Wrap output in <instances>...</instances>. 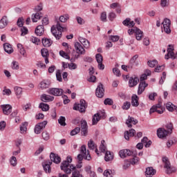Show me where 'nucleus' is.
<instances>
[{
  "mask_svg": "<svg viewBox=\"0 0 177 177\" xmlns=\"http://www.w3.org/2000/svg\"><path fill=\"white\" fill-rule=\"evenodd\" d=\"M117 15L115 14L114 12H111L108 15V18L111 21H113V20H114V19H115Z\"/></svg>",
  "mask_w": 177,
  "mask_h": 177,
  "instance_id": "obj_60",
  "label": "nucleus"
},
{
  "mask_svg": "<svg viewBox=\"0 0 177 177\" xmlns=\"http://www.w3.org/2000/svg\"><path fill=\"white\" fill-rule=\"evenodd\" d=\"M39 107L41 109L42 111H48L49 110V105L44 102L40 103Z\"/></svg>",
  "mask_w": 177,
  "mask_h": 177,
  "instance_id": "obj_46",
  "label": "nucleus"
},
{
  "mask_svg": "<svg viewBox=\"0 0 177 177\" xmlns=\"http://www.w3.org/2000/svg\"><path fill=\"white\" fill-rule=\"evenodd\" d=\"M50 160L53 161V162H55V164H60V162H62V158H60V156L53 152H51V153L50 154Z\"/></svg>",
  "mask_w": 177,
  "mask_h": 177,
  "instance_id": "obj_19",
  "label": "nucleus"
},
{
  "mask_svg": "<svg viewBox=\"0 0 177 177\" xmlns=\"http://www.w3.org/2000/svg\"><path fill=\"white\" fill-rule=\"evenodd\" d=\"M8 17L6 16L3 17L0 20V28L1 30L5 28V27L8 26Z\"/></svg>",
  "mask_w": 177,
  "mask_h": 177,
  "instance_id": "obj_31",
  "label": "nucleus"
},
{
  "mask_svg": "<svg viewBox=\"0 0 177 177\" xmlns=\"http://www.w3.org/2000/svg\"><path fill=\"white\" fill-rule=\"evenodd\" d=\"M95 95L97 97H102V96H104V88H103V84H102V83H100L97 86L95 90Z\"/></svg>",
  "mask_w": 177,
  "mask_h": 177,
  "instance_id": "obj_12",
  "label": "nucleus"
},
{
  "mask_svg": "<svg viewBox=\"0 0 177 177\" xmlns=\"http://www.w3.org/2000/svg\"><path fill=\"white\" fill-rule=\"evenodd\" d=\"M122 24L127 27H133V26H135V22L133 21H131V19L127 18L123 21Z\"/></svg>",
  "mask_w": 177,
  "mask_h": 177,
  "instance_id": "obj_34",
  "label": "nucleus"
},
{
  "mask_svg": "<svg viewBox=\"0 0 177 177\" xmlns=\"http://www.w3.org/2000/svg\"><path fill=\"white\" fill-rule=\"evenodd\" d=\"M120 157L121 158H125L129 156H132V152L129 149H122L119 152Z\"/></svg>",
  "mask_w": 177,
  "mask_h": 177,
  "instance_id": "obj_22",
  "label": "nucleus"
},
{
  "mask_svg": "<svg viewBox=\"0 0 177 177\" xmlns=\"http://www.w3.org/2000/svg\"><path fill=\"white\" fill-rule=\"evenodd\" d=\"M165 169H166V174H167L168 175L171 174H174V172H175L177 170L176 167H174L171 165L169 166Z\"/></svg>",
  "mask_w": 177,
  "mask_h": 177,
  "instance_id": "obj_40",
  "label": "nucleus"
},
{
  "mask_svg": "<svg viewBox=\"0 0 177 177\" xmlns=\"http://www.w3.org/2000/svg\"><path fill=\"white\" fill-rule=\"evenodd\" d=\"M80 154H82L83 157H85V159L88 161H91L92 157H91V154L89 153V151H86V146L82 145L80 147Z\"/></svg>",
  "mask_w": 177,
  "mask_h": 177,
  "instance_id": "obj_9",
  "label": "nucleus"
},
{
  "mask_svg": "<svg viewBox=\"0 0 177 177\" xmlns=\"http://www.w3.org/2000/svg\"><path fill=\"white\" fill-rule=\"evenodd\" d=\"M42 44L45 48H49L53 44V41L50 39L44 38L42 39Z\"/></svg>",
  "mask_w": 177,
  "mask_h": 177,
  "instance_id": "obj_36",
  "label": "nucleus"
},
{
  "mask_svg": "<svg viewBox=\"0 0 177 177\" xmlns=\"http://www.w3.org/2000/svg\"><path fill=\"white\" fill-rule=\"evenodd\" d=\"M40 99L41 102H44V103H49V102H53V100H55V97L50 95L42 94Z\"/></svg>",
  "mask_w": 177,
  "mask_h": 177,
  "instance_id": "obj_14",
  "label": "nucleus"
},
{
  "mask_svg": "<svg viewBox=\"0 0 177 177\" xmlns=\"http://www.w3.org/2000/svg\"><path fill=\"white\" fill-rule=\"evenodd\" d=\"M131 105L133 107H138L139 106V97L136 95H133L131 97Z\"/></svg>",
  "mask_w": 177,
  "mask_h": 177,
  "instance_id": "obj_32",
  "label": "nucleus"
},
{
  "mask_svg": "<svg viewBox=\"0 0 177 177\" xmlns=\"http://www.w3.org/2000/svg\"><path fill=\"white\" fill-rule=\"evenodd\" d=\"M30 41L31 42H32V44H35V45H39V42H41V40L39 39L34 36H32L30 37Z\"/></svg>",
  "mask_w": 177,
  "mask_h": 177,
  "instance_id": "obj_52",
  "label": "nucleus"
},
{
  "mask_svg": "<svg viewBox=\"0 0 177 177\" xmlns=\"http://www.w3.org/2000/svg\"><path fill=\"white\" fill-rule=\"evenodd\" d=\"M81 131V128L76 127L73 130L71 131V136H75V135L80 133V131Z\"/></svg>",
  "mask_w": 177,
  "mask_h": 177,
  "instance_id": "obj_50",
  "label": "nucleus"
},
{
  "mask_svg": "<svg viewBox=\"0 0 177 177\" xmlns=\"http://www.w3.org/2000/svg\"><path fill=\"white\" fill-rule=\"evenodd\" d=\"M47 124H48V121L46 120L37 123L35 127V129H34L35 133H36L37 135H39V133H41V132L42 131V129H45V127H46Z\"/></svg>",
  "mask_w": 177,
  "mask_h": 177,
  "instance_id": "obj_7",
  "label": "nucleus"
},
{
  "mask_svg": "<svg viewBox=\"0 0 177 177\" xmlns=\"http://www.w3.org/2000/svg\"><path fill=\"white\" fill-rule=\"evenodd\" d=\"M78 40L80 42V44H82V45H83V46H84V48H85V49H89V48L91 47V43L89 42V41H88V39L80 36L78 37Z\"/></svg>",
  "mask_w": 177,
  "mask_h": 177,
  "instance_id": "obj_16",
  "label": "nucleus"
},
{
  "mask_svg": "<svg viewBox=\"0 0 177 177\" xmlns=\"http://www.w3.org/2000/svg\"><path fill=\"white\" fill-rule=\"evenodd\" d=\"M95 59L97 63H98L97 67L99 70H104V64H103V56H102V54H96Z\"/></svg>",
  "mask_w": 177,
  "mask_h": 177,
  "instance_id": "obj_10",
  "label": "nucleus"
},
{
  "mask_svg": "<svg viewBox=\"0 0 177 177\" xmlns=\"http://www.w3.org/2000/svg\"><path fill=\"white\" fill-rule=\"evenodd\" d=\"M103 175L105 177H113V171L110 169H106L104 171Z\"/></svg>",
  "mask_w": 177,
  "mask_h": 177,
  "instance_id": "obj_53",
  "label": "nucleus"
},
{
  "mask_svg": "<svg viewBox=\"0 0 177 177\" xmlns=\"http://www.w3.org/2000/svg\"><path fill=\"white\" fill-rule=\"evenodd\" d=\"M130 108H131V102H125L123 103V105L122 106V109L123 110H129Z\"/></svg>",
  "mask_w": 177,
  "mask_h": 177,
  "instance_id": "obj_51",
  "label": "nucleus"
},
{
  "mask_svg": "<svg viewBox=\"0 0 177 177\" xmlns=\"http://www.w3.org/2000/svg\"><path fill=\"white\" fill-rule=\"evenodd\" d=\"M59 20L61 21V23H67V21L70 20V15L68 14L61 15L59 18Z\"/></svg>",
  "mask_w": 177,
  "mask_h": 177,
  "instance_id": "obj_35",
  "label": "nucleus"
},
{
  "mask_svg": "<svg viewBox=\"0 0 177 177\" xmlns=\"http://www.w3.org/2000/svg\"><path fill=\"white\" fill-rule=\"evenodd\" d=\"M41 14L39 12H37L35 14H33L32 15V20L33 21V23H37V21H38V20H39L41 19Z\"/></svg>",
  "mask_w": 177,
  "mask_h": 177,
  "instance_id": "obj_42",
  "label": "nucleus"
},
{
  "mask_svg": "<svg viewBox=\"0 0 177 177\" xmlns=\"http://www.w3.org/2000/svg\"><path fill=\"white\" fill-rule=\"evenodd\" d=\"M76 20L80 26H82L85 23V20L81 17H76Z\"/></svg>",
  "mask_w": 177,
  "mask_h": 177,
  "instance_id": "obj_63",
  "label": "nucleus"
},
{
  "mask_svg": "<svg viewBox=\"0 0 177 177\" xmlns=\"http://www.w3.org/2000/svg\"><path fill=\"white\" fill-rule=\"evenodd\" d=\"M131 162L130 160H124V163L123 165V169H128L129 167H131Z\"/></svg>",
  "mask_w": 177,
  "mask_h": 177,
  "instance_id": "obj_59",
  "label": "nucleus"
},
{
  "mask_svg": "<svg viewBox=\"0 0 177 177\" xmlns=\"http://www.w3.org/2000/svg\"><path fill=\"white\" fill-rule=\"evenodd\" d=\"M174 50H175L174 45H168L167 50V53L165 55V59H166V60H168L169 59H172V60H175V59H177V53L175 54V53H174Z\"/></svg>",
  "mask_w": 177,
  "mask_h": 177,
  "instance_id": "obj_4",
  "label": "nucleus"
},
{
  "mask_svg": "<svg viewBox=\"0 0 177 177\" xmlns=\"http://www.w3.org/2000/svg\"><path fill=\"white\" fill-rule=\"evenodd\" d=\"M11 68L12 70H19V68H20V66L19 65V62L16 60H13L11 63Z\"/></svg>",
  "mask_w": 177,
  "mask_h": 177,
  "instance_id": "obj_43",
  "label": "nucleus"
},
{
  "mask_svg": "<svg viewBox=\"0 0 177 177\" xmlns=\"http://www.w3.org/2000/svg\"><path fill=\"white\" fill-rule=\"evenodd\" d=\"M12 95V91L9 88H6V87H4L3 90V96H10Z\"/></svg>",
  "mask_w": 177,
  "mask_h": 177,
  "instance_id": "obj_48",
  "label": "nucleus"
},
{
  "mask_svg": "<svg viewBox=\"0 0 177 177\" xmlns=\"http://www.w3.org/2000/svg\"><path fill=\"white\" fill-rule=\"evenodd\" d=\"M86 102L84 100H81L80 104H75L73 110H77L80 113H84L86 110Z\"/></svg>",
  "mask_w": 177,
  "mask_h": 177,
  "instance_id": "obj_5",
  "label": "nucleus"
},
{
  "mask_svg": "<svg viewBox=\"0 0 177 177\" xmlns=\"http://www.w3.org/2000/svg\"><path fill=\"white\" fill-rule=\"evenodd\" d=\"M158 109H164L162 106H161L160 104H158L156 105H153L149 111L150 114H153V113H156V110H158Z\"/></svg>",
  "mask_w": 177,
  "mask_h": 177,
  "instance_id": "obj_39",
  "label": "nucleus"
},
{
  "mask_svg": "<svg viewBox=\"0 0 177 177\" xmlns=\"http://www.w3.org/2000/svg\"><path fill=\"white\" fill-rule=\"evenodd\" d=\"M168 131L165 130L164 128H159L157 130V136L160 139H162V138H167L168 136Z\"/></svg>",
  "mask_w": 177,
  "mask_h": 177,
  "instance_id": "obj_15",
  "label": "nucleus"
},
{
  "mask_svg": "<svg viewBox=\"0 0 177 177\" xmlns=\"http://www.w3.org/2000/svg\"><path fill=\"white\" fill-rule=\"evenodd\" d=\"M114 158V153L110 151H106L105 153L104 160L106 161V162H109L110 161H113Z\"/></svg>",
  "mask_w": 177,
  "mask_h": 177,
  "instance_id": "obj_24",
  "label": "nucleus"
},
{
  "mask_svg": "<svg viewBox=\"0 0 177 177\" xmlns=\"http://www.w3.org/2000/svg\"><path fill=\"white\" fill-rule=\"evenodd\" d=\"M128 34L129 35H133L134 34L137 41H142V39L143 38V31L136 27L129 29Z\"/></svg>",
  "mask_w": 177,
  "mask_h": 177,
  "instance_id": "obj_3",
  "label": "nucleus"
},
{
  "mask_svg": "<svg viewBox=\"0 0 177 177\" xmlns=\"http://www.w3.org/2000/svg\"><path fill=\"white\" fill-rule=\"evenodd\" d=\"M135 133H136V131L133 129H130L129 131H127L124 132V138L126 140H129V138L135 136Z\"/></svg>",
  "mask_w": 177,
  "mask_h": 177,
  "instance_id": "obj_27",
  "label": "nucleus"
},
{
  "mask_svg": "<svg viewBox=\"0 0 177 177\" xmlns=\"http://www.w3.org/2000/svg\"><path fill=\"white\" fill-rule=\"evenodd\" d=\"M27 125H28V123L26 122L21 124V125L20 126L21 133H24L25 132H27Z\"/></svg>",
  "mask_w": 177,
  "mask_h": 177,
  "instance_id": "obj_44",
  "label": "nucleus"
},
{
  "mask_svg": "<svg viewBox=\"0 0 177 177\" xmlns=\"http://www.w3.org/2000/svg\"><path fill=\"white\" fill-rule=\"evenodd\" d=\"M166 109L168 111H174V110H176L177 107L172 102H167L166 104Z\"/></svg>",
  "mask_w": 177,
  "mask_h": 177,
  "instance_id": "obj_37",
  "label": "nucleus"
},
{
  "mask_svg": "<svg viewBox=\"0 0 177 177\" xmlns=\"http://www.w3.org/2000/svg\"><path fill=\"white\" fill-rule=\"evenodd\" d=\"M147 64L149 67H156V66H157V64H158V62H157V60H152V61H148Z\"/></svg>",
  "mask_w": 177,
  "mask_h": 177,
  "instance_id": "obj_54",
  "label": "nucleus"
},
{
  "mask_svg": "<svg viewBox=\"0 0 177 177\" xmlns=\"http://www.w3.org/2000/svg\"><path fill=\"white\" fill-rule=\"evenodd\" d=\"M88 149H90V150H95L97 156H100V152H99V151L97 150V146L95 144V142H93V140H90L88 142Z\"/></svg>",
  "mask_w": 177,
  "mask_h": 177,
  "instance_id": "obj_17",
  "label": "nucleus"
},
{
  "mask_svg": "<svg viewBox=\"0 0 177 177\" xmlns=\"http://www.w3.org/2000/svg\"><path fill=\"white\" fill-rule=\"evenodd\" d=\"M64 92V91L62 88H50L47 91V93L53 96H62Z\"/></svg>",
  "mask_w": 177,
  "mask_h": 177,
  "instance_id": "obj_6",
  "label": "nucleus"
},
{
  "mask_svg": "<svg viewBox=\"0 0 177 177\" xmlns=\"http://www.w3.org/2000/svg\"><path fill=\"white\" fill-rule=\"evenodd\" d=\"M56 78L57 80L59 82H62L63 81V79L62 78V73L60 72V70H57L56 72Z\"/></svg>",
  "mask_w": 177,
  "mask_h": 177,
  "instance_id": "obj_57",
  "label": "nucleus"
},
{
  "mask_svg": "<svg viewBox=\"0 0 177 177\" xmlns=\"http://www.w3.org/2000/svg\"><path fill=\"white\" fill-rule=\"evenodd\" d=\"M73 162V158L67 156L66 160L61 163L60 168L65 174H70L72 172L71 177H84L80 171L75 169V165L71 164Z\"/></svg>",
  "mask_w": 177,
  "mask_h": 177,
  "instance_id": "obj_1",
  "label": "nucleus"
},
{
  "mask_svg": "<svg viewBox=\"0 0 177 177\" xmlns=\"http://www.w3.org/2000/svg\"><path fill=\"white\" fill-rule=\"evenodd\" d=\"M138 57L139 55H136L130 59L131 67H133V66H139V62L138 61Z\"/></svg>",
  "mask_w": 177,
  "mask_h": 177,
  "instance_id": "obj_33",
  "label": "nucleus"
},
{
  "mask_svg": "<svg viewBox=\"0 0 177 177\" xmlns=\"http://www.w3.org/2000/svg\"><path fill=\"white\" fill-rule=\"evenodd\" d=\"M120 39V37L118 35H111L109 36V40L112 41V42H117Z\"/></svg>",
  "mask_w": 177,
  "mask_h": 177,
  "instance_id": "obj_58",
  "label": "nucleus"
},
{
  "mask_svg": "<svg viewBox=\"0 0 177 177\" xmlns=\"http://www.w3.org/2000/svg\"><path fill=\"white\" fill-rule=\"evenodd\" d=\"M17 49H18L19 53L21 55H22V56L26 57V50L24 49V47H23V44H18Z\"/></svg>",
  "mask_w": 177,
  "mask_h": 177,
  "instance_id": "obj_38",
  "label": "nucleus"
},
{
  "mask_svg": "<svg viewBox=\"0 0 177 177\" xmlns=\"http://www.w3.org/2000/svg\"><path fill=\"white\" fill-rule=\"evenodd\" d=\"M126 124L129 128H131L132 127L131 124H133V125H136V124H138V120H135V118L131 116H129L128 119L126 121Z\"/></svg>",
  "mask_w": 177,
  "mask_h": 177,
  "instance_id": "obj_25",
  "label": "nucleus"
},
{
  "mask_svg": "<svg viewBox=\"0 0 177 177\" xmlns=\"http://www.w3.org/2000/svg\"><path fill=\"white\" fill-rule=\"evenodd\" d=\"M1 108L2 109L3 113L5 115H9V114L12 113V106H10V104L1 105Z\"/></svg>",
  "mask_w": 177,
  "mask_h": 177,
  "instance_id": "obj_21",
  "label": "nucleus"
},
{
  "mask_svg": "<svg viewBox=\"0 0 177 177\" xmlns=\"http://www.w3.org/2000/svg\"><path fill=\"white\" fill-rule=\"evenodd\" d=\"M139 82V78L138 77H130L129 80V85L130 88H133V86H136L138 83Z\"/></svg>",
  "mask_w": 177,
  "mask_h": 177,
  "instance_id": "obj_29",
  "label": "nucleus"
},
{
  "mask_svg": "<svg viewBox=\"0 0 177 177\" xmlns=\"http://www.w3.org/2000/svg\"><path fill=\"white\" fill-rule=\"evenodd\" d=\"M41 53L43 57H48V56H49V51H48V49L46 48L41 49Z\"/></svg>",
  "mask_w": 177,
  "mask_h": 177,
  "instance_id": "obj_55",
  "label": "nucleus"
},
{
  "mask_svg": "<svg viewBox=\"0 0 177 177\" xmlns=\"http://www.w3.org/2000/svg\"><path fill=\"white\" fill-rule=\"evenodd\" d=\"M147 86H149V84L146 83V82H140L138 95H142Z\"/></svg>",
  "mask_w": 177,
  "mask_h": 177,
  "instance_id": "obj_20",
  "label": "nucleus"
},
{
  "mask_svg": "<svg viewBox=\"0 0 177 177\" xmlns=\"http://www.w3.org/2000/svg\"><path fill=\"white\" fill-rule=\"evenodd\" d=\"M113 73L114 75H116V77L121 76V72L120 71V69H118V68H113Z\"/></svg>",
  "mask_w": 177,
  "mask_h": 177,
  "instance_id": "obj_61",
  "label": "nucleus"
},
{
  "mask_svg": "<svg viewBox=\"0 0 177 177\" xmlns=\"http://www.w3.org/2000/svg\"><path fill=\"white\" fill-rule=\"evenodd\" d=\"M168 5H169V0H161L160 6L162 8H166Z\"/></svg>",
  "mask_w": 177,
  "mask_h": 177,
  "instance_id": "obj_62",
  "label": "nucleus"
},
{
  "mask_svg": "<svg viewBox=\"0 0 177 177\" xmlns=\"http://www.w3.org/2000/svg\"><path fill=\"white\" fill-rule=\"evenodd\" d=\"M163 27L162 31H165L166 34H171V20L169 19H165L162 22Z\"/></svg>",
  "mask_w": 177,
  "mask_h": 177,
  "instance_id": "obj_8",
  "label": "nucleus"
},
{
  "mask_svg": "<svg viewBox=\"0 0 177 177\" xmlns=\"http://www.w3.org/2000/svg\"><path fill=\"white\" fill-rule=\"evenodd\" d=\"M58 122L62 127H66V118L64 116H60L58 120Z\"/></svg>",
  "mask_w": 177,
  "mask_h": 177,
  "instance_id": "obj_49",
  "label": "nucleus"
},
{
  "mask_svg": "<svg viewBox=\"0 0 177 177\" xmlns=\"http://www.w3.org/2000/svg\"><path fill=\"white\" fill-rule=\"evenodd\" d=\"M74 46H75L76 53L78 55H85V48H84V47L80 42L78 41L75 42L74 44Z\"/></svg>",
  "mask_w": 177,
  "mask_h": 177,
  "instance_id": "obj_11",
  "label": "nucleus"
},
{
  "mask_svg": "<svg viewBox=\"0 0 177 177\" xmlns=\"http://www.w3.org/2000/svg\"><path fill=\"white\" fill-rule=\"evenodd\" d=\"M9 162L11 167H16L17 165V159L15 156H11L9 159Z\"/></svg>",
  "mask_w": 177,
  "mask_h": 177,
  "instance_id": "obj_41",
  "label": "nucleus"
},
{
  "mask_svg": "<svg viewBox=\"0 0 177 177\" xmlns=\"http://www.w3.org/2000/svg\"><path fill=\"white\" fill-rule=\"evenodd\" d=\"M100 150L101 153H106V151H107V147L104 146V140L101 141V145H100Z\"/></svg>",
  "mask_w": 177,
  "mask_h": 177,
  "instance_id": "obj_47",
  "label": "nucleus"
},
{
  "mask_svg": "<svg viewBox=\"0 0 177 177\" xmlns=\"http://www.w3.org/2000/svg\"><path fill=\"white\" fill-rule=\"evenodd\" d=\"M50 85V82L48 80H43L39 83V88L40 89H41L42 91L45 90V89H48V88H49Z\"/></svg>",
  "mask_w": 177,
  "mask_h": 177,
  "instance_id": "obj_26",
  "label": "nucleus"
},
{
  "mask_svg": "<svg viewBox=\"0 0 177 177\" xmlns=\"http://www.w3.org/2000/svg\"><path fill=\"white\" fill-rule=\"evenodd\" d=\"M103 115H104V113L102 112H98L94 114L92 119L93 125H96V124L100 121V119L102 117H103Z\"/></svg>",
  "mask_w": 177,
  "mask_h": 177,
  "instance_id": "obj_13",
  "label": "nucleus"
},
{
  "mask_svg": "<svg viewBox=\"0 0 177 177\" xmlns=\"http://www.w3.org/2000/svg\"><path fill=\"white\" fill-rule=\"evenodd\" d=\"M3 49L6 53H8V55L13 53V48H12V45L8 43H5L3 44Z\"/></svg>",
  "mask_w": 177,
  "mask_h": 177,
  "instance_id": "obj_30",
  "label": "nucleus"
},
{
  "mask_svg": "<svg viewBox=\"0 0 177 177\" xmlns=\"http://www.w3.org/2000/svg\"><path fill=\"white\" fill-rule=\"evenodd\" d=\"M42 138L44 140H49V133L44 131L42 133Z\"/></svg>",
  "mask_w": 177,
  "mask_h": 177,
  "instance_id": "obj_64",
  "label": "nucleus"
},
{
  "mask_svg": "<svg viewBox=\"0 0 177 177\" xmlns=\"http://www.w3.org/2000/svg\"><path fill=\"white\" fill-rule=\"evenodd\" d=\"M156 169H154L153 167H147L145 171V176L147 177H153L154 175H156Z\"/></svg>",
  "mask_w": 177,
  "mask_h": 177,
  "instance_id": "obj_23",
  "label": "nucleus"
},
{
  "mask_svg": "<svg viewBox=\"0 0 177 177\" xmlns=\"http://www.w3.org/2000/svg\"><path fill=\"white\" fill-rule=\"evenodd\" d=\"M162 162L165 164L164 168L165 169L171 166V162H169V159L165 156L162 158Z\"/></svg>",
  "mask_w": 177,
  "mask_h": 177,
  "instance_id": "obj_45",
  "label": "nucleus"
},
{
  "mask_svg": "<svg viewBox=\"0 0 177 177\" xmlns=\"http://www.w3.org/2000/svg\"><path fill=\"white\" fill-rule=\"evenodd\" d=\"M44 31H45V28H44V26L39 25L35 28V32L36 35L41 37V35L44 34Z\"/></svg>",
  "mask_w": 177,
  "mask_h": 177,
  "instance_id": "obj_28",
  "label": "nucleus"
},
{
  "mask_svg": "<svg viewBox=\"0 0 177 177\" xmlns=\"http://www.w3.org/2000/svg\"><path fill=\"white\" fill-rule=\"evenodd\" d=\"M44 170L46 174H50L52 172V169L50 168V165H52V162L50 160L45 161L43 164Z\"/></svg>",
  "mask_w": 177,
  "mask_h": 177,
  "instance_id": "obj_18",
  "label": "nucleus"
},
{
  "mask_svg": "<svg viewBox=\"0 0 177 177\" xmlns=\"http://www.w3.org/2000/svg\"><path fill=\"white\" fill-rule=\"evenodd\" d=\"M66 30V27L62 26L60 22H57L55 26H53L51 27V32L53 35L55 36L56 39H60L62 38V35H63L62 32Z\"/></svg>",
  "mask_w": 177,
  "mask_h": 177,
  "instance_id": "obj_2",
  "label": "nucleus"
},
{
  "mask_svg": "<svg viewBox=\"0 0 177 177\" xmlns=\"http://www.w3.org/2000/svg\"><path fill=\"white\" fill-rule=\"evenodd\" d=\"M14 89H15V95H17V96H19V95H21V93L23 92V88H21V87L15 86Z\"/></svg>",
  "mask_w": 177,
  "mask_h": 177,
  "instance_id": "obj_56",
  "label": "nucleus"
}]
</instances>
